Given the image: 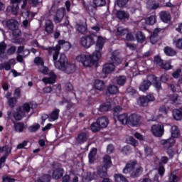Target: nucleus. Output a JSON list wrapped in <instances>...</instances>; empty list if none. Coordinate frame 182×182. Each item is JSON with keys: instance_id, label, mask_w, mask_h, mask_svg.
Wrapping results in <instances>:
<instances>
[{"instance_id": "36", "label": "nucleus", "mask_w": 182, "mask_h": 182, "mask_svg": "<svg viewBox=\"0 0 182 182\" xmlns=\"http://www.w3.org/2000/svg\"><path fill=\"white\" fill-rule=\"evenodd\" d=\"M7 45L5 43V42L2 41L0 43V58L4 59V58H6V55H5V51L6 50Z\"/></svg>"}, {"instance_id": "59", "label": "nucleus", "mask_w": 182, "mask_h": 182, "mask_svg": "<svg viewBox=\"0 0 182 182\" xmlns=\"http://www.w3.org/2000/svg\"><path fill=\"white\" fill-rule=\"evenodd\" d=\"M65 103H67V109L69 110V109H72L73 107V103L68 101V100H63V101H60L59 102L60 105H65Z\"/></svg>"}, {"instance_id": "4", "label": "nucleus", "mask_w": 182, "mask_h": 182, "mask_svg": "<svg viewBox=\"0 0 182 182\" xmlns=\"http://www.w3.org/2000/svg\"><path fill=\"white\" fill-rule=\"evenodd\" d=\"M95 38H96L95 34H90L82 37L80 38L81 46L85 48V49H89L90 46L95 45Z\"/></svg>"}, {"instance_id": "51", "label": "nucleus", "mask_w": 182, "mask_h": 182, "mask_svg": "<svg viewBox=\"0 0 182 182\" xmlns=\"http://www.w3.org/2000/svg\"><path fill=\"white\" fill-rule=\"evenodd\" d=\"M114 179L116 182H129L127 181V179L126 178V177H124L122 174H115Z\"/></svg>"}, {"instance_id": "27", "label": "nucleus", "mask_w": 182, "mask_h": 182, "mask_svg": "<svg viewBox=\"0 0 182 182\" xmlns=\"http://www.w3.org/2000/svg\"><path fill=\"white\" fill-rule=\"evenodd\" d=\"M25 114L21 111L19 108H17L16 112L13 114V117L17 122L21 121L23 117H25Z\"/></svg>"}, {"instance_id": "58", "label": "nucleus", "mask_w": 182, "mask_h": 182, "mask_svg": "<svg viewBox=\"0 0 182 182\" xmlns=\"http://www.w3.org/2000/svg\"><path fill=\"white\" fill-rule=\"evenodd\" d=\"M34 63H36V65H37V66H43V65H45L43 60H42L41 58V57H36L34 59Z\"/></svg>"}, {"instance_id": "28", "label": "nucleus", "mask_w": 182, "mask_h": 182, "mask_svg": "<svg viewBox=\"0 0 182 182\" xmlns=\"http://www.w3.org/2000/svg\"><path fill=\"white\" fill-rule=\"evenodd\" d=\"M97 122H98L101 129H105V127H107V124H109V121H107V118H106V117H102L98 118Z\"/></svg>"}, {"instance_id": "29", "label": "nucleus", "mask_w": 182, "mask_h": 182, "mask_svg": "<svg viewBox=\"0 0 182 182\" xmlns=\"http://www.w3.org/2000/svg\"><path fill=\"white\" fill-rule=\"evenodd\" d=\"M117 119L122 124H126L127 123H129V115L127 113L118 115Z\"/></svg>"}, {"instance_id": "15", "label": "nucleus", "mask_w": 182, "mask_h": 182, "mask_svg": "<svg viewBox=\"0 0 182 182\" xmlns=\"http://www.w3.org/2000/svg\"><path fill=\"white\" fill-rule=\"evenodd\" d=\"M168 161V158L167 156H162L160 159V161H159V168H158V171L159 173L160 174V176H163V174H164V166H163V164H167Z\"/></svg>"}, {"instance_id": "63", "label": "nucleus", "mask_w": 182, "mask_h": 182, "mask_svg": "<svg viewBox=\"0 0 182 182\" xmlns=\"http://www.w3.org/2000/svg\"><path fill=\"white\" fill-rule=\"evenodd\" d=\"M154 62L155 65H158L159 66H161L163 63V60L159 56H156L154 58Z\"/></svg>"}, {"instance_id": "32", "label": "nucleus", "mask_w": 182, "mask_h": 182, "mask_svg": "<svg viewBox=\"0 0 182 182\" xmlns=\"http://www.w3.org/2000/svg\"><path fill=\"white\" fill-rule=\"evenodd\" d=\"M12 149L9 147L8 145H6L4 146H0V153H4L5 154L3 156V157H6V159H8V156L11 154Z\"/></svg>"}, {"instance_id": "14", "label": "nucleus", "mask_w": 182, "mask_h": 182, "mask_svg": "<svg viewBox=\"0 0 182 182\" xmlns=\"http://www.w3.org/2000/svg\"><path fill=\"white\" fill-rule=\"evenodd\" d=\"M120 52L119 50H115L112 53V55L110 58L111 63L114 65V67L119 66L122 63V60L120 59Z\"/></svg>"}, {"instance_id": "64", "label": "nucleus", "mask_w": 182, "mask_h": 182, "mask_svg": "<svg viewBox=\"0 0 182 182\" xmlns=\"http://www.w3.org/2000/svg\"><path fill=\"white\" fill-rule=\"evenodd\" d=\"M2 182H15V179L5 176L2 177Z\"/></svg>"}, {"instance_id": "38", "label": "nucleus", "mask_w": 182, "mask_h": 182, "mask_svg": "<svg viewBox=\"0 0 182 182\" xmlns=\"http://www.w3.org/2000/svg\"><path fill=\"white\" fill-rule=\"evenodd\" d=\"M104 166L102 167H106V168H110L112 166V158L109 155L104 156Z\"/></svg>"}, {"instance_id": "18", "label": "nucleus", "mask_w": 182, "mask_h": 182, "mask_svg": "<svg viewBox=\"0 0 182 182\" xmlns=\"http://www.w3.org/2000/svg\"><path fill=\"white\" fill-rule=\"evenodd\" d=\"M55 26L53 25V22L51 20H46L44 24V30L47 33L50 35V33H53V29Z\"/></svg>"}, {"instance_id": "24", "label": "nucleus", "mask_w": 182, "mask_h": 182, "mask_svg": "<svg viewBox=\"0 0 182 182\" xmlns=\"http://www.w3.org/2000/svg\"><path fill=\"white\" fill-rule=\"evenodd\" d=\"M13 123L14 124V130L18 133H22V132L26 129V125H25L23 122H15V121H14Z\"/></svg>"}, {"instance_id": "41", "label": "nucleus", "mask_w": 182, "mask_h": 182, "mask_svg": "<svg viewBox=\"0 0 182 182\" xmlns=\"http://www.w3.org/2000/svg\"><path fill=\"white\" fill-rule=\"evenodd\" d=\"M59 109H54L50 114H49V119H50L53 121L58 120L59 118Z\"/></svg>"}, {"instance_id": "48", "label": "nucleus", "mask_w": 182, "mask_h": 182, "mask_svg": "<svg viewBox=\"0 0 182 182\" xmlns=\"http://www.w3.org/2000/svg\"><path fill=\"white\" fill-rule=\"evenodd\" d=\"M90 129L92 130V132H93L94 133H96L97 132H100V129H102V127H100V125L98 124L97 122H94L91 124L90 126Z\"/></svg>"}, {"instance_id": "30", "label": "nucleus", "mask_w": 182, "mask_h": 182, "mask_svg": "<svg viewBox=\"0 0 182 182\" xmlns=\"http://www.w3.org/2000/svg\"><path fill=\"white\" fill-rule=\"evenodd\" d=\"M110 109H112V104L110 102H107L100 106L99 110L100 112H109Z\"/></svg>"}, {"instance_id": "6", "label": "nucleus", "mask_w": 182, "mask_h": 182, "mask_svg": "<svg viewBox=\"0 0 182 182\" xmlns=\"http://www.w3.org/2000/svg\"><path fill=\"white\" fill-rule=\"evenodd\" d=\"M53 62L56 69H59V70H65V66L68 63V58L65 54H60L58 60H53Z\"/></svg>"}, {"instance_id": "1", "label": "nucleus", "mask_w": 182, "mask_h": 182, "mask_svg": "<svg viewBox=\"0 0 182 182\" xmlns=\"http://www.w3.org/2000/svg\"><path fill=\"white\" fill-rule=\"evenodd\" d=\"M43 50H48V55H53V60H58L60 49L64 48L65 50L70 49V43L65 40L58 41V44L54 47H41Z\"/></svg>"}, {"instance_id": "8", "label": "nucleus", "mask_w": 182, "mask_h": 182, "mask_svg": "<svg viewBox=\"0 0 182 182\" xmlns=\"http://www.w3.org/2000/svg\"><path fill=\"white\" fill-rule=\"evenodd\" d=\"M22 0H11V6L7 7V11L11 12L13 15H18L19 12V4Z\"/></svg>"}, {"instance_id": "39", "label": "nucleus", "mask_w": 182, "mask_h": 182, "mask_svg": "<svg viewBox=\"0 0 182 182\" xmlns=\"http://www.w3.org/2000/svg\"><path fill=\"white\" fill-rule=\"evenodd\" d=\"M164 51L167 56H176V55H177L176 50L171 47H165Z\"/></svg>"}, {"instance_id": "21", "label": "nucleus", "mask_w": 182, "mask_h": 182, "mask_svg": "<svg viewBox=\"0 0 182 182\" xmlns=\"http://www.w3.org/2000/svg\"><path fill=\"white\" fill-rule=\"evenodd\" d=\"M161 31V29L160 28H156L151 35L150 42L152 43V45H156V43H157V41H159V32Z\"/></svg>"}, {"instance_id": "43", "label": "nucleus", "mask_w": 182, "mask_h": 182, "mask_svg": "<svg viewBox=\"0 0 182 182\" xmlns=\"http://www.w3.org/2000/svg\"><path fill=\"white\" fill-rule=\"evenodd\" d=\"M129 15L127 12L124 11H119L117 12V18H119V19H129Z\"/></svg>"}, {"instance_id": "46", "label": "nucleus", "mask_w": 182, "mask_h": 182, "mask_svg": "<svg viewBox=\"0 0 182 182\" xmlns=\"http://www.w3.org/2000/svg\"><path fill=\"white\" fill-rule=\"evenodd\" d=\"M98 177L99 175L97 174V172H93L92 173L88 172L87 173L86 179L88 180V181H92V180H96Z\"/></svg>"}, {"instance_id": "47", "label": "nucleus", "mask_w": 182, "mask_h": 182, "mask_svg": "<svg viewBox=\"0 0 182 182\" xmlns=\"http://www.w3.org/2000/svg\"><path fill=\"white\" fill-rule=\"evenodd\" d=\"M52 177L50 175H43L38 178L35 182H50Z\"/></svg>"}, {"instance_id": "9", "label": "nucleus", "mask_w": 182, "mask_h": 182, "mask_svg": "<svg viewBox=\"0 0 182 182\" xmlns=\"http://www.w3.org/2000/svg\"><path fill=\"white\" fill-rule=\"evenodd\" d=\"M151 132L155 137H161L164 134V126L161 124L153 125Z\"/></svg>"}, {"instance_id": "35", "label": "nucleus", "mask_w": 182, "mask_h": 182, "mask_svg": "<svg viewBox=\"0 0 182 182\" xmlns=\"http://www.w3.org/2000/svg\"><path fill=\"white\" fill-rule=\"evenodd\" d=\"M63 176V168H58L55 169L53 173V177L55 180H58V178H60Z\"/></svg>"}, {"instance_id": "62", "label": "nucleus", "mask_w": 182, "mask_h": 182, "mask_svg": "<svg viewBox=\"0 0 182 182\" xmlns=\"http://www.w3.org/2000/svg\"><path fill=\"white\" fill-rule=\"evenodd\" d=\"M128 2L129 0H117V4L119 8H123Z\"/></svg>"}, {"instance_id": "53", "label": "nucleus", "mask_w": 182, "mask_h": 182, "mask_svg": "<svg viewBox=\"0 0 182 182\" xmlns=\"http://www.w3.org/2000/svg\"><path fill=\"white\" fill-rule=\"evenodd\" d=\"M14 38H19L22 35V31L19 29V26L11 30Z\"/></svg>"}, {"instance_id": "20", "label": "nucleus", "mask_w": 182, "mask_h": 182, "mask_svg": "<svg viewBox=\"0 0 182 182\" xmlns=\"http://www.w3.org/2000/svg\"><path fill=\"white\" fill-rule=\"evenodd\" d=\"M6 27L10 31H13L14 29H16L17 27H18L19 23H18V21L15 19H9L6 22Z\"/></svg>"}, {"instance_id": "25", "label": "nucleus", "mask_w": 182, "mask_h": 182, "mask_svg": "<svg viewBox=\"0 0 182 182\" xmlns=\"http://www.w3.org/2000/svg\"><path fill=\"white\" fill-rule=\"evenodd\" d=\"M97 174L100 178H105L106 177H108L109 175L107 174V168L104 166H100L97 168Z\"/></svg>"}, {"instance_id": "22", "label": "nucleus", "mask_w": 182, "mask_h": 182, "mask_svg": "<svg viewBox=\"0 0 182 182\" xmlns=\"http://www.w3.org/2000/svg\"><path fill=\"white\" fill-rule=\"evenodd\" d=\"M159 15L161 21H163V22H165L166 23L171 21V15L168 11H161Z\"/></svg>"}, {"instance_id": "60", "label": "nucleus", "mask_w": 182, "mask_h": 182, "mask_svg": "<svg viewBox=\"0 0 182 182\" xmlns=\"http://www.w3.org/2000/svg\"><path fill=\"white\" fill-rule=\"evenodd\" d=\"M16 52V46H12L7 49L6 54L9 55H14Z\"/></svg>"}, {"instance_id": "19", "label": "nucleus", "mask_w": 182, "mask_h": 182, "mask_svg": "<svg viewBox=\"0 0 182 182\" xmlns=\"http://www.w3.org/2000/svg\"><path fill=\"white\" fill-rule=\"evenodd\" d=\"M49 75L50 77L42 79V82H43L45 85H53V83L56 82V75H55V73H50Z\"/></svg>"}, {"instance_id": "17", "label": "nucleus", "mask_w": 182, "mask_h": 182, "mask_svg": "<svg viewBox=\"0 0 182 182\" xmlns=\"http://www.w3.org/2000/svg\"><path fill=\"white\" fill-rule=\"evenodd\" d=\"M89 136L86 132H80L78 134L77 137L76 139V144H83V143H86L87 141Z\"/></svg>"}, {"instance_id": "26", "label": "nucleus", "mask_w": 182, "mask_h": 182, "mask_svg": "<svg viewBox=\"0 0 182 182\" xmlns=\"http://www.w3.org/2000/svg\"><path fill=\"white\" fill-rule=\"evenodd\" d=\"M61 70L65 72V73H68V75H70V73H74L75 70H76V65H75L74 64L68 63L65 66V69Z\"/></svg>"}, {"instance_id": "40", "label": "nucleus", "mask_w": 182, "mask_h": 182, "mask_svg": "<svg viewBox=\"0 0 182 182\" xmlns=\"http://www.w3.org/2000/svg\"><path fill=\"white\" fill-rule=\"evenodd\" d=\"M94 86L97 90H103L105 89V82L103 80H96Z\"/></svg>"}, {"instance_id": "7", "label": "nucleus", "mask_w": 182, "mask_h": 182, "mask_svg": "<svg viewBox=\"0 0 182 182\" xmlns=\"http://www.w3.org/2000/svg\"><path fill=\"white\" fill-rule=\"evenodd\" d=\"M36 107H38V105L35 102H26L18 109L26 116L31 109H36Z\"/></svg>"}, {"instance_id": "10", "label": "nucleus", "mask_w": 182, "mask_h": 182, "mask_svg": "<svg viewBox=\"0 0 182 182\" xmlns=\"http://www.w3.org/2000/svg\"><path fill=\"white\" fill-rule=\"evenodd\" d=\"M141 120V117L137 114H132L129 117V124L132 126V127H136L140 126V121Z\"/></svg>"}, {"instance_id": "33", "label": "nucleus", "mask_w": 182, "mask_h": 182, "mask_svg": "<svg viewBox=\"0 0 182 182\" xmlns=\"http://www.w3.org/2000/svg\"><path fill=\"white\" fill-rule=\"evenodd\" d=\"M171 134L172 139H177L178 137H180V130H178L177 126L171 127Z\"/></svg>"}, {"instance_id": "42", "label": "nucleus", "mask_w": 182, "mask_h": 182, "mask_svg": "<svg viewBox=\"0 0 182 182\" xmlns=\"http://www.w3.org/2000/svg\"><path fill=\"white\" fill-rule=\"evenodd\" d=\"M137 103L139 106H141L142 107H144L147 106V105H149V102H147L146 96L139 97L137 100Z\"/></svg>"}, {"instance_id": "34", "label": "nucleus", "mask_w": 182, "mask_h": 182, "mask_svg": "<svg viewBox=\"0 0 182 182\" xmlns=\"http://www.w3.org/2000/svg\"><path fill=\"white\" fill-rule=\"evenodd\" d=\"M168 99L170 102H171V103H173L174 105H178V102H180L178 94H171L168 95Z\"/></svg>"}, {"instance_id": "13", "label": "nucleus", "mask_w": 182, "mask_h": 182, "mask_svg": "<svg viewBox=\"0 0 182 182\" xmlns=\"http://www.w3.org/2000/svg\"><path fill=\"white\" fill-rule=\"evenodd\" d=\"M160 143L165 150H168L171 147H173V146L176 144V139L171 137L168 139H161Z\"/></svg>"}, {"instance_id": "11", "label": "nucleus", "mask_w": 182, "mask_h": 182, "mask_svg": "<svg viewBox=\"0 0 182 182\" xmlns=\"http://www.w3.org/2000/svg\"><path fill=\"white\" fill-rule=\"evenodd\" d=\"M105 38H103V37L102 36H98L97 39V42L95 44V51L94 52V53H95V55H97V53H100V58H102V49H103V46H105Z\"/></svg>"}, {"instance_id": "52", "label": "nucleus", "mask_w": 182, "mask_h": 182, "mask_svg": "<svg viewBox=\"0 0 182 182\" xmlns=\"http://www.w3.org/2000/svg\"><path fill=\"white\" fill-rule=\"evenodd\" d=\"M129 33V30L124 28L123 27H119L117 28V35L119 36H124V35H127Z\"/></svg>"}, {"instance_id": "3", "label": "nucleus", "mask_w": 182, "mask_h": 182, "mask_svg": "<svg viewBox=\"0 0 182 182\" xmlns=\"http://www.w3.org/2000/svg\"><path fill=\"white\" fill-rule=\"evenodd\" d=\"M123 173H129L133 178L139 177L143 173V167L137 164V161H130L124 168Z\"/></svg>"}, {"instance_id": "56", "label": "nucleus", "mask_w": 182, "mask_h": 182, "mask_svg": "<svg viewBox=\"0 0 182 182\" xmlns=\"http://www.w3.org/2000/svg\"><path fill=\"white\" fill-rule=\"evenodd\" d=\"M128 143L129 144H132V146H134V147H136V146H139V141L136 140L134 137L129 136L128 139Z\"/></svg>"}, {"instance_id": "23", "label": "nucleus", "mask_w": 182, "mask_h": 182, "mask_svg": "<svg viewBox=\"0 0 182 182\" xmlns=\"http://www.w3.org/2000/svg\"><path fill=\"white\" fill-rule=\"evenodd\" d=\"M114 71V65L112 63H107L102 67V73L105 75H109L111 72Z\"/></svg>"}, {"instance_id": "5", "label": "nucleus", "mask_w": 182, "mask_h": 182, "mask_svg": "<svg viewBox=\"0 0 182 182\" xmlns=\"http://www.w3.org/2000/svg\"><path fill=\"white\" fill-rule=\"evenodd\" d=\"M151 80L156 82V75H149L147 80L142 81L139 87V90H141V92H146V90H149L151 86Z\"/></svg>"}, {"instance_id": "55", "label": "nucleus", "mask_w": 182, "mask_h": 182, "mask_svg": "<svg viewBox=\"0 0 182 182\" xmlns=\"http://www.w3.org/2000/svg\"><path fill=\"white\" fill-rule=\"evenodd\" d=\"M93 4L95 6H105L106 5V0H93Z\"/></svg>"}, {"instance_id": "45", "label": "nucleus", "mask_w": 182, "mask_h": 182, "mask_svg": "<svg viewBox=\"0 0 182 182\" xmlns=\"http://www.w3.org/2000/svg\"><path fill=\"white\" fill-rule=\"evenodd\" d=\"M173 116L175 120H181L182 117V108L181 111L180 109H173Z\"/></svg>"}, {"instance_id": "16", "label": "nucleus", "mask_w": 182, "mask_h": 182, "mask_svg": "<svg viewBox=\"0 0 182 182\" xmlns=\"http://www.w3.org/2000/svg\"><path fill=\"white\" fill-rule=\"evenodd\" d=\"M77 31L82 35H85L87 33V25L86 24V21H82L80 23L76 25Z\"/></svg>"}, {"instance_id": "44", "label": "nucleus", "mask_w": 182, "mask_h": 182, "mask_svg": "<svg viewBox=\"0 0 182 182\" xmlns=\"http://www.w3.org/2000/svg\"><path fill=\"white\" fill-rule=\"evenodd\" d=\"M107 92L110 95H116V93H117V92H119V88L117 87V86H116L114 85H110L107 87Z\"/></svg>"}, {"instance_id": "2", "label": "nucleus", "mask_w": 182, "mask_h": 182, "mask_svg": "<svg viewBox=\"0 0 182 182\" xmlns=\"http://www.w3.org/2000/svg\"><path fill=\"white\" fill-rule=\"evenodd\" d=\"M100 59V53H95L92 55L81 54L76 57L77 62L82 63L83 66L87 68H92L95 64L97 63V61Z\"/></svg>"}, {"instance_id": "54", "label": "nucleus", "mask_w": 182, "mask_h": 182, "mask_svg": "<svg viewBox=\"0 0 182 182\" xmlns=\"http://www.w3.org/2000/svg\"><path fill=\"white\" fill-rule=\"evenodd\" d=\"M39 129H41V125L39 124H36L28 127V132L35 133V132H38Z\"/></svg>"}, {"instance_id": "50", "label": "nucleus", "mask_w": 182, "mask_h": 182, "mask_svg": "<svg viewBox=\"0 0 182 182\" xmlns=\"http://www.w3.org/2000/svg\"><path fill=\"white\" fill-rule=\"evenodd\" d=\"M136 38L138 42H140L141 43H143L144 41H146V36H144V34H143V32L138 31L136 35Z\"/></svg>"}, {"instance_id": "31", "label": "nucleus", "mask_w": 182, "mask_h": 182, "mask_svg": "<svg viewBox=\"0 0 182 182\" xmlns=\"http://www.w3.org/2000/svg\"><path fill=\"white\" fill-rule=\"evenodd\" d=\"M115 80L117 85H119V86H124L126 82L127 81V77L124 75H119L116 77Z\"/></svg>"}, {"instance_id": "49", "label": "nucleus", "mask_w": 182, "mask_h": 182, "mask_svg": "<svg viewBox=\"0 0 182 182\" xmlns=\"http://www.w3.org/2000/svg\"><path fill=\"white\" fill-rule=\"evenodd\" d=\"M146 25H154L156 23V16H151L144 19Z\"/></svg>"}, {"instance_id": "37", "label": "nucleus", "mask_w": 182, "mask_h": 182, "mask_svg": "<svg viewBox=\"0 0 182 182\" xmlns=\"http://www.w3.org/2000/svg\"><path fill=\"white\" fill-rule=\"evenodd\" d=\"M97 154V149H92L89 155H88V157H89V162L90 163H95V161L96 160V154Z\"/></svg>"}, {"instance_id": "61", "label": "nucleus", "mask_w": 182, "mask_h": 182, "mask_svg": "<svg viewBox=\"0 0 182 182\" xmlns=\"http://www.w3.org/2000/svg\"><path fill=\"white\" fill-rule=\"evenodd\" d=\"M16 98L12 97L9 100V106L10 107H15V105H16Z\"/></svg>"}, {"instance_id": "12", "label": "nucleus", "mask_w": 182, "mask_h": 182, "mask_svg": "<svg viewBox=\"0 0 182 182\" xmlns=\"http://www.w3.org/2000/svg\"><path fill=\"white\" fill-rule=\"evenodd\" d=\"M65 10L64 7L58 9L56 11L55 14L53 16V21L55 23H60V22H62V20L65 16Z\"/></svg>"}, {"instance_id": "57", "label": "nucleus", "mask_w": 182, "mask_h": 182, "mask_svg": "<svg viewBox=\"0 0 182 182\" xmlns=\"http://www.w3.org/2000/svg\"><path fill=\"white\" fill-rule=\"evenodd\" d=\"M173 43L178 49H182V38L173 40Z\"/></svg>"}]
</instances>
